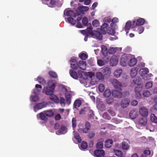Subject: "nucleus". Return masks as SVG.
I'll return each instance as SVG.
<instances>
[{
	"instance_id": "obj_1",
	"label": "nucleus",
	"mask_w": 157,
	"mask_h": 157,
	"mask_svg": "<svg viewBox=\"0 0 157 157\" xmlns=\"http://www.w3.org/2000/svg\"><path fill=\"white\" fill-rule=\"evenodd\" d=\"M56 82L53 80H50L48 83V86H44L42 92L47 95H50L53 94L56 87Z\"/></svg>"
},
{
	"instance_id": "obj_2",
	"label": "nucleus",
	"mask_w": 157,
	"mask_h": 157,
	"mask_svg": "<svg viewBox=\"0 0 157 157\" xmlns=\"http://www.w3.org/2000/svg\"><path fill=\"white\" fill-rule=\"evenodd\" d=\"M70 62L71 67L74 70H76L79 68L82 70H85L86 69V64L85 61H80L78 63L75 59H71Z\"/></svg>"
},
{
	"instance_id": "obj_3",
	"label": "nucleus",
	"mask_w": 157,
	"mask_h": 157,
	"mask_svg": "<svg viewBox=\"0 0 157 157\" xmlns=\"http://www.w3.org/2000/svg\"><path fill=\"white\" fill-rule=\"evenodd\" d=\"M78 15V13H75L72 10H69L68 9H66L64 11L63 16L65 20H66V16L73 17L75 18Z\"/></svg>"
},
{
	"instance_id": "obj_4",
	"label": "nucleus",
	"mask_w": 157,
	"mask_h": 157,
	"mask_svg": "<svg viewBox=\"0 0 157 157\" xmlns=\"http://www.w3.org/2000/svg\"><path fill=\"white\" fill-rule=\"evenodd\" d=\"M130 56L126 54H123L121 56L120 63L121 65L126 66L128 63Z\"/></svg>"
},
{
	"instance_id": "obj_5",
	"label": "nucleus",
	"mask_w": 157,
	"mask_h": 157,
	"mask_svg": "<svg viewBox=\"0 0 157 157\" xmlns=\"http://www.w3.org/2000/svg\"><path fill=\"white\" fill-rule=\"evenodd\" d=\"M149 71V70L147 68H143L140 69L139 71V73L143 77V78L144 80H147L149 79V77H147V73Z\"/></svg>"
},
{
	"instance_id": "obj_6",
	"label": "nucleus",
	"mask_w": 157,
	"mask_h": 157,
	"mask_svg": "<svg viewBox=\"0 0 157 157\" xmlns=\"http://www.w3.org/2000/svg\"><path fill=\"white\" fill-rule=\"evenodd\" d=\"M135 27V21H134L132 22L130 21H128L125 26V31L126 32V34L128 32V30L131 28H134Z\"/></svg>"
},
{
	"instance_id": "obj_7",
	"label": "nucleus",
	"mask_w": 157,
	"mask_h": 157,
	"mask_svg": "<svg viewBox=\"0 0 157 157\" xmlns=\"http://www.w3.org/2000/svg\"><path fill=\"white\" fill-rule=\"evenodd\" d=\"M47 105V103L45 101L36 104L33 108V110L35 112H37V110H39L45 107Z\"/></svg>"
},
{
	"instance_id": "obj_8",
	"label": "nucleus",
	"mask_w": 157,
	"mask_h": 157,
	"mask_svg": "<svg viewBox=\"0 0 157 157\" xmlns=\"http://www.w3.org/2000/svg\"><path fill=\"white\" fill-rule=\"evenodd\" d=\"M101 33L99 29H98L97 30H94L92 32V35L94 38H95L100 40L102 39V36Z\"/></svg>"
},
{
	"instance_id": "obj_9",
	"label": "nucleus",
	"mask_w": 157,
	"mask_h": 157,
	"mask_svg": "<svg viewBox=\"0 0 157 157\" xmlns=\"http://www.w3.org/2000/svg\"><path fill=\"white\" fill-rule=\"evenodd\" d=\"M110 81L112 85L115 88H121V87L122 86V85L121 83L119 82L115 78H111Z\"/></svg>"
},
{
	"instance_id": "obj_10",
	"label": "nucleus",
	"mask_w": 157,
	"mask_h": 157,
	"mask_svg": "<svg viewBox=\"0 0 157 157\" xmlns=\"http://www.w3.org/2000/svg\"><path fill=\"white\" fill-rule=\"evenodd\" d=\"M102 71L105 77L109 78L111 74V71L110 68L106 67L102 69Z\"/></svg>"
},
{
	"instance_id": "obj_11",
	"label": "nucleus",
	"mask_w": 157,
	"mask_h": 157,
	"mask_svg": "<svg viewBox=\"0 0 157 157\" xmlns=\"http://www.w3.org/2000/svg\"><path fill=\"white\" fill-rule=\"evenodd\" d=\"M67 128L64 125H62L58 131L56 132V133L58 135L64 134L67 132Z\"/></svg>"
},
{
	"instance_id": "obj_12",
	"label": "nucleus",
	"mask_w": 157,
	"mask_h": 157,
	"mask_svg": "<svg viewBox=\"0 0 157 157\" xmlns=\"http://www.w3.org/2000/svg\"><path fill=\"white\" fill-rule=\"evenodd\" d=\"M142 90V87L140 85L137 86L135 89V92L137 98H140L141 97V92Z\"/></svg>"
},
{
	"instance_id": "obj_13",
	"label": "nucleus",
	"mask_w": 157,
	"mask_h": 157,
	"mask_svg": "<svg viewBox=\"0 0 157 157\" xmlns=\"http://www.w3.org/2000/svg\"><path fill=\"white\" fill-rule=\"evenodd\" d=\"M119 90H114L112 91V95L114 97L117 98H121L123 94L121 92L122 89L121 88L119 89Z\"/></svg>"
},
{
	"instance_id": "obj_14",
	"label": "nucleus",
	"mask_w": 157,
	"mask_h": 157,
	"mask_svg": "<svg viewBox=\"0 0 157 157\" xmlns=\"http://www.w3.org/2000/svg\"><path fill=\"white\" fill-rule=\"evenodd\" d=\"M56 3L55 0H43L42 3L44 4L47 5L49 7H53Z\"/></svg>"
},
{
	"instance_id": "obj_15",
	"label": "nucleus",
	"mask_w": 157,
	"mask_h": 157,
	"mask_svg": "<svg viewBox=\"0 0 157 157\" xmlns=\"http://www.w3.org/2000/svg\"><path fill=\"white\" fill-rule=\"evenodd\" d=\"M130 100L128 98L123 99L121 101L120 105L122 108H125L127 107L130 103Z\"/></svg>"
},
{
	"instance_id": "obj_16",
	"label": "nucleus",
	"mask_w": 157,
	"mask_h": 157,
	"mask_svg": "<svg viewBox=\"0 0 157 157\" xmlns=\"http://www.w3.org/2000/svg\"><path fill=\"white\" fill-rule=\"evenodd\" d=\"M139 113L140 115L144 117L147 116L148 112L147 109L144 107H142L139 109Z\"/></svg>"
},
{
	"instance_id": "obj_17",
	"label": "nucleus",
	"mask_w": 157,
	"mask_h": 157,
	"mask_svg": "<svg viewBox=\"0 0 157 157\" xmlns=\"http://www.w3.org/2000/svg\"><path fill=\"white\" fill-rule=\"evenodd\" d=\"M118 62L117 57L115 56H113L110 59L109 64L111 66L113 67L117 65Z\"/></svg>"
},
{
	"instance_id": "obj_18",
	"label": "nucleus",
	"mask_w": 157,
	"mask_h": 157,
	"mask_svg": "<svg viewBox=\"0 0 157 157\" xmlns=\"http://www.w3.org/2000/svg\"><path fill=\"white\" fill-rule=\"evenodd\" d=\"M37 117L38 119L43 121L42 123H45L48 120V118L44 112H41L37 114Z\"/></svg>"
},
{
	"instance_id": "obj_19",
	"label": "nucleus",
	"mask_w": 157,
	"mask_h": 157,
	"mask_svg": "<svg viewBox=\"0 0 157 157\" xmlns=\"http://www.w3.org/2000/svg\"><path fill=\"white\" fill-rule=\"evenodd\" d=\"M65 96L66 99V104H67L68 105H69L71 103V92L68 91L65 93Z\"/></svg>"
},
{
	"instance_id": "obj_20",
	"label": "nucleus",
	"mask_w": 157,
	"mask_h": 157,
	"mask_svg": "<svg viewBox=\"0 0 157 157\" xmlns=\"http://www.w3.org/2000/svg\"><path fill=\"white\" fill-rule=\"evenodd\" d=\"M108 25L107 23H104V24L101 26L100 29H98L100 30V32L103 34H106V31L108 29Z\"/></svg>"
},
{
	"instance_id": "obj_21",
	"label": "nucleus",
	"mask_w": 157,
	"mask_h": 157,
	"mask_svg": "<svg viewBox=\"0 0 157 157\" xmlns=\"http://www.w3.org/2000/svg\"><path fill=\"white\" fill-rule=\"evenodd\" d=\"M105 151L102 150H97L94 152V156L96 157H100L104 155Z\"/></svg>"
},
{
	"instance_id": "obj_22",
	"label": "nucleus",
	"mask_w": 157,
	"mask_h": 157,
	"mask_svg": "<svg viewBox=\"0 0 157 157\" xmlns=\"http://www.w3.org/2000/svg\"><path fill=\"white\" fill-rule=\"evenodd\" d=\"M137 62V59L135 58H130L128 61V64L130 67H132L135 65Z\"/></svg>"
},
{
	"instance_id": "obj_23",
	"label": "nucleus",
	"mask_w": 157,
	"mask_h": 157,
	"mask_svg": "<svg viewBox=\"0 0 157 157\" xmlns=\"http://www.w3.org/2000/svg\"><path fill=\"white\" fill-rule=\"evenodd\" d=\"M139 68L137 67H133L130 71V75L132 78H134L137 74Z\"/></svg>"
},
{
	"instance_id": "obj_24",
	"label": "nucleus",
	"mask_w": 157,
	"mask_h": 157,
	"mask_svg": "<svg viewBox=\"0 0 157 157\" xmlns=\"http://www.w3.org/2000/svg\"><path fill=\"white\" fill-rule=\"evenodd\" d=\"M78 5L79 6L78 7V10L79 12L81 13L86 12L89 10V7L87 6H80V3H78Z\"/></svg>"
},
{
	"instance_id": "obj_25",
	"label": "nucleus",
	"mask_w": 157,
	"mask_h": 157,
	"mask_svg": "<svg viewBox=\"0 0 157 157\" xmlns=\"http://www.w3.org/2000/svg\"><path fill=\"white\" fill-rule=\"evenodd\" d=\"M147 24V22L145 21L144 19L140 18L137 20L136 22L135 21V27L136 25H142L144 23Z\"/></svg>"
},
{
	"instance_id": "obj_26",
	"label": "nucleus",
	"mask_w": 157,
	"mask_h": 157,
	"mask_svg": "<svg viewBox=\"0 0 157 157\" xmlns=\"http://www.w3.org/2000/svg\"><path fill=\"white\" fill-rule=\"evenodd\" d=\"M35 89L33 90V92L32 94L37 95H39L40 92V90L38 89L40 88L41 89L42 88V86L39 84H36L35 86Z\"/></svg>"
},
{
	"instance_id": "obj_27",
	"label": "nucleus",
	"mask_w": 157,
	"mask_h": 157,
	"mask_svg": "<svg viewBox=\"0 0 157 157\" xmlns=\"http://www.w3.org/2000/svg\"><path fill=\"white\" fill-rule=\"evenodd\" d=\"M129 141L127 139H125L122 143V148L125 150H128L129 145H128Z\"/></svg>"
},
{
	"instance_id": "obj_28",
	"label": "nucleus",
	"mask_w": 157,
	"mask_h": 157,
	"mask_svg": "<svg viewBox=\"0 0 157 157\" xmlns=\"http://www.w3.org/2000/svg\"><path fill=\"white\" fill-rule=\"evenodd\" d=\"M137 112L135 110L133 109L131 110L129 113V117L132 119H135L137 116Z\"/></svg>"
},
{
	"instance_id": "obj_29",
	"label": "nucleus",
	"mask_w": 157,
	"mask_h": 157,
	"mask_svg": "<svg viewBox=\"0 0 157 157\" xmlns=\"http://www.w3.org/2000/svg\"><path fill=\"white\" fill-rule=\"evenodd\" d=\"M122 72V70L121 69H117L113 72L114 75L116 78H119Z\"/></svg>"
},
{
	"instance_id": "obj_30",
	"label": "nucleus",
	"mask_w": 157,
	"mask_h": 157,
	"mask_svg": "<svg viewBox=\"0 0 157 157\" xmlns=\"http://www.w3.org/2000/svg\"><path fill=\"white\" fill-rule=\"evenodd\" d=\"M101 48L102 55L104 56H106L108 55L109 53V51H108L107 48L104 45H102L101 46Z\"/></svg>"
},
{
	"instance_id": "obj_31",
	"label": "nucleus",
	"mask_w": 157,
	"mask_h": 157,
	"mask_svg": "<svg viewBox=\"0 0 157 157\" xmlns=\"http://www.w3.org/2000/svg\"><path fill=\"white\" fill-rule=\"evenodd\" d=\"M50 99L56 103H59V99L58 97L55 95L52 94L50 95Z\"/></svg>"
},
{
	"instance_id": "obj_32",
	"label": "nucleus",
	"mask_w": 157,
	"mask_h": 157,
	"mask_svg": "<svg viewBox=\"0 0 157 157\" xmlns=\"http://www.w3.org/2000/svg\"><path fill=\"white\" fill-rule=\"evenodd\" d=\"M74 70H75L73 69L70 70L69 71L70 74L73 78L77 79L78 78V76L77 73Z\"/></svg>"
},
{
	"instance_id": "obj_33",
	"label": "nucleus",
	"mask_w": 157,
	"mask_h": 157,
	"mask_svg": "<svg viewBox=\"0 0 157 157\" xmlns=\"http://www.w3.org/2000/svg\"><path fill=\"white\" fill-rule=\"evenodd\" d=\"M66 22H68L72 25H74L76 23V21L73 18L70 17L67 18H66V20H65Z\"/></svg>"
},
{
	"instance_id": "obj_34",
	"label": "nucleus",
	"mask_w": 157,
	"mask_h": 157,
	"mask_svg": "<svg viewBox=\"0 0 157 157\" xmlns=\"http://www.w3.org/2000/svg\"><path fill=\"white\" fill-rule=\"evenodd\" d=\"M39 98L38 95L32 94L30 97V101L31 102H36L38 101Z\"/></svg>"
},
{
	"instance_id": "obj_35",
	"label": "nucleus",
	"mask_w": 157,
	"mask_h": 157,
	"mask_svg": "<svg viewBox=\"0 0 157 157\" xmlns=\"http://www.w3.org/2000/svg\"><path fill=\"white\" fill-rule=\"evenodd\" d=\"M79 31L82 34L85 35L86 33L88 32V33L91 35L92 34V29L90 27H87L86 30H79Z\"/></svg>"
},
{
	"instance_id": "obj_36",
	"label": "nucleus",
	"mask_w": 157,
	"mask_h": 157,
	"mask_svg": "<svg viewBox=\"0 0 157 157\" xmlns=\"http://www.w3.org/2000/svg\"><path fill=\"white\" fill-rule=\"evenodd\" d=\"M82 101L81 100L78 99L75 100L74 104V108L78 109V108H79L81 105Z\"/></svg>"
},
{
	"instance_id": "obj_37",
	"label": "nucleus",
	"mask_w": 157,
	"mask_h": 157,
	"mask_svg": "<svg viewBox=\"0 0 157 157\" xmlns=\"http://www.w3.org/2000/svg\"><path fill=\"white\" fill-rule=\"evenodd\" d=\"M114 153L115 155L118 157H125L122 152L119 150H115Z\"/></svg>"
},
{
	"instance_id": "obj_38",
	"label": "nucleus",
	"mask_w": 157,
	"mask_h": 157,
	"mask_svg": "<svg viewBox=\"0 0 157 157\" xmlns=\"http://www.w3.org/2000/svg\"><path fill=\"white\" fill-rule=\"evenodd\" d=\"M113 143V141L112 140H108L105 142V146L107 148H109L111 146Z\"/></svg>"
},
{
	"instance_id": "obj_39",
	"label": "nucleus",
	"mask_w": 157,
	"mask_h": 157,
	"mask_svg": "<svg viewBox=\"0 0 157 157\" xmlns=\"http://www.w3.org/2000/svg\"><path fill=\"white\" fill-rule=\"evenodd\" d=\"M147 122V118L145 117H144L140 119L139 123L142 126H145Z\"/></svg>"
},
{
	"instance_id": "obj_40",
	"label": "nucleus",
	"mask_w": 157,
	"mask_h": 157,
	"mask_svg": "<svg viewBox=\"0 0 157 157\" xmlns=\"http://www.w3.org/2000/svg\"><path fill=\"white\" fill-rule=\"evenodd\" d=\"M142 79L140 77H137L135 79L133 80V82L137 86L140 85L141 84Z\"/></svg>"
},
{
	"instance_id": "obj_41",
	"label": "nucleus",
	"mask_w": 157,
	"mask_h": 157,
	"mask_svg": "<svg viewBox=\"0 0 157 157\" xmlns=\"http://www.w3.org/2000/svg\"><path fill=\"white\" fill-rule=\"evenodd\" d=\"M88 146L87 143L85 141H83L81 144L80 146L79 147V148L81 150H84L86 149Z\"/></svg>"
},
{
	"instance_id": "obj_42",
	"label": "nucleus",
	"mask_w": 157,
	"mask_h": 157,
	"mask_svg": "<svg viewBox=\"0 0 157 157\" xmlns=\"http://www.w3.org/2000/svg\"><path fill=\"white\" fill-rule=\"evenodd\" d=\"M73 133L74 134V138L76 139L78 143H80L81 142L82 140L79 134L78 133L75 132V131H73Z\"/></svg>"
},
{
	"instance_id": "obj_43",
	"label": "nucleus",
	"mask_w": 157,
	"mask_h": 157,
	"mask_svg": "<svg viewBox=\"0 0 157 157\" xmlns=\"http://www.w3.org/2000/svg\"><path fill=\"white\" fill-rule=\"evenodd\" d=\"M43 112L46 117H50L53 115V113L51 110H47Z\"/></svg>"
},
{
	"instance_id": "obj_44",
	"label": "nucleus",
	"mask_w": 157,
	"mask_h": 157,
	"mask_svg": "<svg viewBox=\"0 0 157 157\" xmlns=\"http://www.w3.org/2000/svg\"><path fill=\"white\" fill-rule=\"evenodd\" d=\"M98 109L101 111H102L105 109V105L103 104H100L97 105Z\"/></svg>"
},
{
	"instance_id": "obj_45",
	"label": "nucleus",
	"mask_w": 157,
	"mask_h": 157,
	"mask_svg": "<svg viewBox=\"0 0 157 157\" xmlns=\"http://www.w3.org/2000/svg\"><path fill=\"white\" fill-rule=\"evenodd\" d=\"M143 95L146 97H148L151 95L150 92L147 90H144L142 92Z\"/></svg>"
},
{
	"instance_id": "obj_46",
	"label": "nucleus",
	"mask_w": 157,
	"mask_h": 157,
	"mask_svg": "<svg viewBox=\"0 0 157 157\" xmlns=\"http://www.w3.org/2000/svg\"><path fill=\"white\" fill-rule=\"evenodd\" d=\"M96 77L99 79L101 80L103 79L104 77L102 73L101 72H97L96 74Z\"/></svg>"
},
{
	"instance_id": "obj_47",
	"label": "nucleus",
	"mask_w": 157,
	"mask_h": 157,
	"mask_svg": "<svg viewBox=\"0 0 157 157\" xmlns=\"http://www.w3.org/2000/svg\"><path fill=\"white\" fill-rule=\"evenodd\" d=\"M111 94V92L109 89H107L104 91L103 93V95L105 97H109Z\"/></svg>"
},
{
	"instance_id": "obj_48",
	"label": "nucleus",
	"mask_w": 157,
	"mask_h": 157,
	"mask_svg": "<svg viewBox=\"0 0 157 157\" xmlns=\"http://www.w3.org/2000/svg\"><path fill=\"white\" fill-rule=\"evenodd\" d=\"M37 80L40 83L43 85H44L46 83L45 80L43 78L40 77H38Z\"/></svg>"
},
{
	"instance_id": "obj_49",
	"label": "nucleus",
	"mask_w": 157,
	"mask_h": 157,
	"mask_svg": "<svg viewBox=\"0 0 157 157\" xmlns=\"http://www.w3.org/2000/svg\"><path fill=\"white\" fill-rule=\"evenodd\" d=\"M150 119L152 122L157 123V118L154 114H151V115Z\"/></svg>"
},
{
	"instance_id": "obj_50",
	"label": "nucleus",
	"mask_w": 157,
	"mask_h": 157,
	"mask_svg": "<svg viewBox=\"0 0 157 157\" xmlns=\"http://www.w3.org/2000/svg\"><path fill=\"white\" fill-rule=\"evenodd\" d=\"M106 33L112 35H113L115 34V32L113 29L110 27H109L106 30Z\"/></svg>"
},
{
	"instance_id": "obj_51",
	"label": "nucleus",
	"mask_w": 157,
	"mask_h": 157,
	"mask_svg": "<svg viewBox=\"0 0 157 157\" xmlns=\"http://www.w3.org/2000/svg\"><path fill=\"white\" fill-rule=\"evenodd\" d=\"M82 82L84 86L86 87H90L91 86L90 81L89 80H83Z\"/></svg>"
},
{
	"instance_id": "obj_52",
	"label": "nucleus",
	"mask_w": 157,
	"mask_h": 157,
	"mask_svg": "<svg viewBox=\"0 0 157 157\" xmlns=\"http://www.w3.org/2000/svg\"><path fill=\"white\" fill-rule=\"evenodd\" d=\"M59 102L62 107H64L65 106V103L66 104V102L64 98L63 97H61L60 98Z\"/></svg>"
},
{
	"instance_id": "obj_53",
	"label": "nucleus",
	"mask_w": 157,
	"mask_h": 157,
	"mask_svg": "<svg viewBox=\"0 0 157 157\" xmlns=\"http://www.w3.org/2000/svg\"><path fill=\"white\" fill-rule=\"evenodd\" d=\"M79 56V57L83 60H85L88 58L87 54L84 53H81Z\"/></svg>"
},
{
	"instance_id": "obj_54",
	"label": "nucleus",
	"mask_w": 157,
	"mask_h": 157,
	"mask_svg": "<svg viewBox=\"0 0 157 157\" xmlns=\"http://www.w3.org/2000/svg\"><path fill=\"white\" fill-rule=\"evenodd\" d=\"M49 74L51 77L53 78H56L58 77L57 74L55 72L50 71L49 72Z\"/></svg>"
},
{
	"instance_id": "obj_55",
	"label": "nucleus",
	"mask_w": 157,
	"mask_h": 157,
	"mask_svg": "<svg viewBox=\"0 0 157 157\" xmlns=\"http://www.w3.org/2000/svg\"><path fill=\"white\" fill-rule=\"evenodd\" d=\"M92 24L93 26L95 27H97L100 25L99 22L97 20H94L92 21Z\"/></svg>"
},
{
	"instance_id": "obj_56",
	"label": "nucleus",
	"mask_w": 157,
	"mask_h": 157,
	"mask_svg": "<svg viewBox=\"0 0 157 157\" xmlns=\"http://www.w3.org/2000/svg\"><path fill=\"white\" fill-rule=\"evenodd\" d=\"M152 86L153 84L152 82H148L145 84V88L146 89H149L152 87Z\"/></svg>"
},
{
	"instance_id": "obj_57",
	"label": "nucleus",
	"mask_w": 157,
	"mask_h": 157,
	"mask_svg": "<svg viewBox=\"0 0 157 157\" xmlns=\"http://www.w3.org/2000/svg\"><path fill=\"white\" fill-rule=\"evenodd\" d=\"M105 89V87L104 85L103 84H100L98 86V89L99 91L101 92H102Z\"/></svg>"
},
{
	"instance_id": "obj_58",
	"label": "nucleus",
	"mask_w": 157,
	"mask_h": 157,
	"mask_svg": "<svg viewBox=\"0 0 157 157\" xmlns=\"http://www.w3.org/2000/svg\"><path fill=\"white\" fill-rule=\"evenodd\" d=\"M82 23L85 26H87L88 24V20L87 18L86 17H84L82 19Z\"/></svg>"
},
{
	"instance_id": "obj_59",
	"label": "nucleus",
	"mask_w": 157,
	"mask_h": 157,
	"mask_svg": "<svg viewBox=\"0 0 157 157\" xmlns=\"http://www.w3.org/2000/svg\"><path fill=\"white\" fill-rule=\"evenodd\" d=\"M89 118L90 119H93L94 118V114L93 112L91 110H89L88 113Z\"/></svg>"
},
{
	"instance_id": "obj_60",
	"label": "nucleus",
	"mask_w": 157,
	"mask_h": 157,
	"mask_svg": "<svg viewBox=\"0 0 157 157\" xmlns=\"http://www.w3.org/2000/svg\"><path fill=\"white\" fill-rule=\"evenodd\" d=\"M116 51V48H110L109 49V53L110 54H113Z\"/></svg>"
},
{
	"instance_id": "obj_61",
	"label": "nucleus",
	"mask_w": 157,
	"mask_h": 157,
	"mask_svg": "<svg viewBox=\"0 0 157 157\" xmlns=\"http://www.w3.org/2000/svg\"><path fill=\"white\" fill-rule=\"evenodd\" d=\"M97 63L98 65L101 67L103 66L105 64V63L104 61L100 59L98 60Z\"/></svg>"
},
{
	"instance_id": "obj_62",
	"label": "nucleus",
	"mask_w": 157,
	"mask_h": 157,
	"mask_svg": "<svg viewBox=\"0 0 157 157\" xmlns=\"http://www.w3.org/2000/svg\"><path fill=\"white\" fill-rule=\"evenodd\" d=\"M72 126L73 128V129L74 128H75L76 125V120L75 118H73L72 119Z\"/></svg>"
},
{
	"instance_id": "obj_63",
	"label": "nucleus",
	"mask_w": 157,
	"mask_h": 157,
	"mask_svg": "<svg viewBox=\"0 0 157 157\" xmlns=\"http://www.w3.org/2000/svg\"><path fill=\"white\" fill-rule=\"evenodd\" d=\"M103 147V144L101 142H99L96 145V147L97 149H101Z\"/></svg>"
},
{
	"instance_id": "obj_64",
	"label": "nucleus",
	"mask_w": 157,
	"mask_h": 157,
	"mask_svg": "<svg viewBox=\"0 0 157 157\" xmlns=\"http://www.w3.org/2000/svg\"><path fill=\"white\" fill-rule=\"evenodd\" d=\"M114 101V99L113 98H109L106 99V101L107 104H111L113 103Z\"/></svg>"
}]
</instances>
